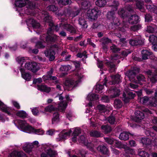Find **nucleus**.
<instances>
[{
    "mask_svg": "<svg viewBox=\"0 0 157 157\" xmlns=\"http://www.w3.org/2000/svg\"><path fill=\"white\" fill-rule=\"evenodd\" d=\"M41 18L46 22L48 23L50 28L47 32L48 36L44 34L40 36V39L42 41L37 42L36 44V46L38 48H43L45 47V40L47 42H54L56 40L58 36L52 33V30H55L58 31L59 29V27L61 29L63 27V23L59 24V26L54 25L52 20L51 17L49 16L47 12L45 11L42 12Z\"/></svg>",
    "mask_w": 157,
    "mask_h": 157,
    "instance_id": "f257e3e1",
    "label": "nucleus"
},
{
    "mask_svg": "<svg viewBox=\"0 0 157 157\" xmlns=\"http://www.w3.org/2000/svg\"><path fill=\"white\" fill-rule=\"evenodd\" d=\"M28 59V57H18L16 59V61L21 65V67H23V63H25L24 67L25 69L31 71L33 72H36L39 69V68L37 63L35 62H27Z\"/></svg>",
    "mask_w": 157,
    "mask_h": 157,
    "instance_id": "f03ea898",
    "label": "nucleus"
},
{
    "mask_svg": "<svg viewBox=\"0 0 157 157\" xmlns=\"http://www.w3.org/2000/svg\"><path fill=\"white\" fill-rule=\"evenodd\" d=\"M26 2L21 0H15L14 4L16 6L19 7H22L25 6L26 4V6L24 10V12L22 11V13H23L27 14H31V12L32 10L35 8V4H33L31 2H28L27 3Z\"/></svg>",
    "mask_w": 157,
    "mask_h": 157,
    "instance_id": "7ed1b4c3",
    "label": "nucleus"
},
{
    "mask_svg": "<svg viewBox=\"0 0 157 157\" xmlns=\"http://www.w3.org/2000/svg\"><path fill=\"white\" fill-rule=\"evenodd\" d=\"M83 77V75L79 71L76 73L73 78L66 80L65 85L69 87H76L81 82Z\"/></svg>",
    "mask_w": 157,
    "mask_h": 157,
    "instance_id": "20e7f679",
    "label": "nucleus"
},
{
    "mask_svg": "<svg viewBox=\"0 0 157 157\" xmlns=\"http://www.w3.org/2000/svg\"><path fill=\"white\" fill-rule=\"evenodd\" d=\"M139 17L136 15H132L130 17L128 18V21H123L122 23L123 27L121 28V27H119V29L123 32H125L129 27V24H133L137 23L139 21Z\"/></svg>",
    "mask_w": 157,
    "mask_h": 157,
    "instance_id": "39448f33",
    "label": "nucleus"
},
{
    "mask_svg": "<svg viewBox=\"0 0 157 157\" xmlns=\"http://www.w3.org/2000/svg\"><path fill=\"white\" fill-rule=\"evenodd\" d=\"M145 133L147 136H151L152 137V140L151 141L150 139L147 138H142L141 142L143 144L148 145L152 144V145L157 146V136H155V134L153 132H150L149 130H147L145 131Z\"/></svg>",
    "mask_w": 157,
    "mask_h": 157,
    "instance_id": "423d86ee",
    "label": "nucleus"
},
{
    "mask_svg": "<svg viewBox=\"0 0 157 157\" xmlns=\"http://www.w3.org/2000/svg\"><path fill=\"white\" fill-rule=\"evenodd\" d=\"M18 125H16L15 123L14 124L20 130L25 132L30 133L32 127L28 124L26 121L24 120H19L17 121Z\"/></svg>",
    "mask_w": 157,
    "mask_h": 157,
    "instance_id": "0eeeda50",
    "label": "nucleus"
},
{
    "mask_svg": "<svg viewBox=\"0 0 157 157\" xmlns=\"http://www.w3.org/2000/svg\"><path fill=\"white\" fill-rule=\"evenodd\" d=\"M151 63L152 67L154 68L156 72L153 75L150 70H149L147 72V73L149 75L148 77L150 78L151 82L154 83L157 82V58H155L152 61Z\"/></svg>",
    "mask_w": 157,
    "mask_h": 157,
    "instance_id": "6e6552de",
    "label": "nucleus"
},
{
    "mask_svg": "<svg viewBox=\"0 0 157 157\" xmlns=\"http://www.w3.org/2000/svg\"><path fill=\"white\" fill-rule=\"evenodd\" d=\"M101 13V11L95 7L92 9L89 10L87 12V15L88 19L91 20L96 19L98 15Z\"/></svg>",
    "mask_w": 157,
    "mask_h": 157,
    "instance_id": "1a4fd4ad",
    "label": "nucleus"
},
{
    "mask_svg": "<svg viewBox=\"0 0 157 157\" xmlns=\"http://www.w3.org/2000/svg\"><path fill=\"white\" fill-rule=\"evenodd\" d=\"M45 153H42L41 157H56L57 155L56 152L53 151L47 145H45L43 147Z\"/></svg>",
    "mask_w": 157,
    "mask_h": 157,
    "instance_id": "9d476101",
    "label": "nucleus"
},
{
    "mask_svg": "<svg viewBox=\"0 0 157 157\" xmlns=\"http://www.w3.org/2000/svg\"><path fill=\"white\" fill-rule=\"evenodd\" d=\"M79 143L84 144L90 150L93 151L95 147L92 143H88L84 135H81L78 140Z\"/></svg>",
    "mask_w": 157,
    "mask_h": 157,
    "instance_id": "9b49d317",
    "label": "nucleus"
},
{
    "mask_svg": "<svg viewBox=\"0 0 157 157\" xmlns=\"http://www.w3.org/2000/svg\"><path fill=\"white\" fill-rule=\"evenodd\" d=\"M0 110L9 115H13L15 113L14 110L13 108L7 107L0 101Z\"/></svg>",
    "mask_w": 157,
    "mask_h": 157,
    "instance_id": "f8f14e48",
    "label": "nucleus"
},
{
    "mask_svg": "<svg viewBox=\"0 0 157 157\" xmlns=\"http://www.w3.org/2000/svg\"><path fill=\"white\" fill-rule=\"evenodd\" d=\"M144 40L140 36H136L129 41V44L132 46L142 45L144 43Z\"/></svg>",
    "mask_w": 157,
    "mask_h": 157,
    "instance_id": "ddd939ff",
    "label": "nucleus"
},
{
    "mask_svg": "<svg viewBox=\"0 0 157 157\" xmlns=\"http://www.w3.org/2000/svg\"><path fill=\"white\" fill-rule=\"evenodd\" d=\"M27 24L29 27H32L35 30L41 28L40 24L33 19H30L27 21Z\"/></svg>",
    "mask_w": 157,
    "mask_h": 157,
    "instance_id": "4468645a",
    "label": "nucleus"
},
{
    "mask_svg": "<svg viewBox=\"0 0 157 157\" xmlns=\"http://www.w3.org/2000/svg\"><path fill=\"white\" fill-rule=\"evenodd\" d=\"M63 28L71 33L75 34L76 32L77 28L74 25L69 24L62 25Z\"/></svg>",
    "mask_w": 157,
    "mask_h": 157,
    "instance_id": "2eb2a0df",
    "label": "nucleus"
},
{
    "mask_svg": "<svg viewBox=\"0 0 157 157\" xmlns=\"http://www.w3.org/2000/svg\"><path fill=\"white\" fill-rule=\"evenodd\" d=\"M72 132V130H70L68 132L65 130L62 131L59 134V138L57 139L58 141L65 139L67 136H69Z\"/></svg>",
    "mask_w": 157,
    "mask_h": 157,
    "instance_id": "dca6fc26",
    "label": "nucleus"
},
{
    "mask_svg": "<svg viewBox=\"0 0 157 157\" xmlns=\"http://www.w3.org/2000/svg\"><path fill=\"white\" fill-rule=\"evenodd\" d=\"M22 77L27 81H29L31 78V75L28 72H26L23 67H21L20 69Z\"/></svg>",
    "mask_w": 157,
    "mask_h": 157,
    "instance_id": "f3484780",
    "label": "nucleus"
},
{
    "mask_svg": "<svg viewBox=\"0 0 157 157\" xmlns=\"http://www.w3.org/2000/svg\"><path fill=\"white\" fill-rule=\"evenodd\" d=\"M108 93L110 94V97L113 98L118 96L120 94V90L116 88H111L108 91Z\"/></svg>",
    "mask_w": 157,
    "mask_h": 157,
    "instance_id": "a211bd4d",
    "label": "nucleus"
},
{
    "mask_svg": "<svg viewBox=\"0 0 157 157\" xmlns=\"http://www.w3.org/2000/svg\"><path fill=\"white\" fill-rule=\"evenodd\" d=\"M108 5L112 7L113 10L116 11L117 9L119 3L118 1L116 0H107Z\"/></svg>",
    "mask_w": 157,
    "mask_h": 157,
    "instance_id": "6ab92c4d",
    "label": "nucleus"
},
{
    "mask_svg": "<svg viewBox=\"0 0 157 157\" xmlns=\"http://www.w3.org/2000/svg\"><path fill=\"white\" fill-rule=\"evenodd\" d=\"M33 146L32 143H25L22 146L23 149L26 153H30L32 151Z\"/></svg>",
    "mask_w": 157,
    "mask_h": 157,
    "instance_id": "aec40b11",
    "label": "nucleus"
},
{
    "mask_svg": "<svg viewBox=\"0 0 157 157\" xmlns=\"http://www.w3.org/2000/svg\"><path fill=\"white\" fill-rule=\"evenodd\" d=\"M44 54L46 56L48 57L50 61H53L55 58V52L52 49L46 51L44 52Z\"/></svg>",
    "mask_w": 157,
    "mask_h": 157,
    "instance_id": "412c9836",
    "label": "nucleus"
},
{
    "mask_svg": "<svg viewBox=\"0 0 157 157\" xmlns=\"http://www.w3.org/2000/svg\"><path fill=\"white\" fill-rule=\"evenodd\" d=\"M8 157H27L26 155L22 151L17 152L14 151L12 152Z\"/></svg>",
    "mask_w": 157,
    "mask_h": 157,
    "instance_id": "4be33fe9",
    "label": "nucleus"
},
{
    "mask_svg": "<svg viewBox=\"0 0 157 157\" xmlns=\"http://www.w3.org/2000/svg\"><path fill=\"white\" fill-rule=\"evenodd\" d=\"M112 81L110 82L109 84H113L115 83H118L121 82V77L119 75L112 76L111 77Z\"/></svg>",
    "mask_w": 157,
    "mask_h": 157,
    "instance_id": "5701e85b",
    "label": "nucleus"
},
{
    "mask_svg": "<svg viewBox=\"0 0 157 157\" xmlns=\"http://www.w3.org/2000/svg\"><path fill=\"white\" fill-rule=\"evenodd\" d=\"M73 130V137L72 138V140L75 142L77 140V136L78 134L81 133V129L77 127L72 129Z\"/></svg>",
    "mask_w": 157,
    "mask_h": 157,
    "instance_id": "b1692460",
    "label": "nucleus"
},
{
    "mask_svg": "<svg viewBox=\"0 0 157 157\" xmlns=\"http://www.w3.org/2000/svg\"><path fill=\"white\" fill-rule=\"evenodd\" d=\"M60 118L58 112H56L53 115V117L52 119V123L53 124H56L59 122Z\"/></svg>",
    "mask_w": 157,
    "mask_h": 157,
    "instance_id": "393cba45",
    "label": "nucleus"
},
{
    "mask_svg": "<svg viewBox=\"0 0 157 157\" xmlns=\"http://www.w3.org/2000/svg\"><path fill=\"white\" fill-rule=\"evenodd\" d=\"M125 9L124 8H121L118 11V15L124 19V21L126 20L127 19L126 12Z\"/></svg>",
    "mask_w": 157,
    "mask_h": 157,
    "instance_id": "a878e982",
    "label": "nucleus"
},
{
    "mask_svg": "<svg viewBox=\"0 0 157 157\" xmlns=\"http://www.w3.org/2000/svg\"><path fill=\"white\" fill-rule=\"evenodd\" d=\"M37 88L39 90L46 93H49L51 90L50 87L44 85H38Z\"/></svg>",
    "mask_w": 157,
    "mask_h": 157,
    "instance_id": "bb28decb",
    "label": "nucleus"
},
{
    "mask_svg": "<svg viewBox=\"0 0 157 157\" xmlns=\"http://www.w3.org/2000/svg\"><path fill=\"white\" fill-rule=\"evenodd\" d=\"M155 97L151 98V99L149 100V104L151 106L156 107L157 106V91H156L155 93Z\"/></svg>",
    "mask_w": 157,
    "mask_h": 157,
    "instance_id": "cd10ccee",
    "label": "nucleus"
},
{
    "mask_svg": "<svg viewBox=\"0 0 157 157\" xmlns=\"http://www.w3.org/2000/svg\"><path fill=\"white\" fill-rule=\"evenodd\" d=\"M127 76L128 77L131 81L135 82L134 78L136 76V73L133 71H129L126 73Z\"/></svg>",
    "mask_w": 157,
    "mask_h": 157,
    "instance_id": "c85d7f7f",
    "label": "nucleus"
},
{
    "mask_svg": "<svg viewBox=\"0 0 157 157\" xmlns=\"http://www.w3.org/2000/svg\"><path fill=\"white\" fill-rule=\"evenodd\" d=\"M99 96L98 95H96L94 94H89L87 97V99L88 101H94L97 100L99 98Z\"/></svg>",
    "mask_w": 157,
    "mask_h": 157,
    "instance_id": "c756f323",
    "label": "nucleus"
},
{
    "mask_svg": "<svg viewBox=\"0 0 157 157\" xmlns=\"http://www.w3.org/2000/svg\"><path fill=\"white\" fill-rule=\"evenodd\" d=\"M71 68V67L69 65L62 66L60 68V71L65 72L62 73V76H64L67 74V71H69Z\"/></svg>",
    "mask_w": 157,
    "mask_h": 157,
    "instance_id": "7c9ffc66",
    "label": "nucleus"
},
{
    "mask_svg": "<svg viewBox=\"0 0 157 157\" xmlns=\"http://www.w3.org/2000/svg\"><path fill=\"white\" fill-rule=\"evenodd\" d=\"M30 133H34L39 135H42L44 134V131L41 129H35L32 127Z\"/></svg>",
    "mask_w": 157,
    "mask_h": 157,
    "instance_id": "2f4dec72",
    "label": "nucleus"
},
{
    "mask_svg": "<svg viewBox=\"0 0 157 157\" xmlns=\"http://www.w3.org/2000/svg\"><path fill=\"white\" fill-rule=\"evenodd\" d=\"M97 150L100 151L101 153L104 154H107L108 153V150L107 148L103 145H101L98 146L97 148Z\"/></svg>",
    "mask_w": 157,
    "mask_h": 157,
    "instance_id": "473e14b6",
    "label": "nucleus"
},
{
    "mask_svg": "<svg viewBox=\"0 0 157 157\" xmlns=\"http://www.w3.org/2000/svg\"><path fill=\"white\" fill-rule=\"evenodd\" d=\"M107 1L106 0H97L95 2V4L97 6L103 7L106 5Z\"/></svg>",
    "mask_w": 157,
    "mask_h": 157,
    "instance_id": "72a5a7b5",
    "label": "nucleus"
},
{
    "mask_svg": "<svg viewBox=\"0 0 157 157\" xmlns=\"http://www.w3.org/2000/svg\"><path fill=\"white\" fill-rule=\"evenodd\" d=\"M142 58L143 59H148V56L151 54V53L149 50H143L142 51Z\"/></svg>",
    "mask_w": 157,
    "mask_h": 157,
    "instance_id": "f704fd0d",
    "label": "nucleus"
},
{
    "mask_svg": "<svg viewBox=\"0 0 157 157\" xmlns=\"http://www.w3.org/2000/svg\"><path fill=\"white\" fill-rule=\"evenodd\" d=\"M147 9L151 12L157 14V6L154 5H147L146 6Z\"/></svg>",
    "mask_w": 157,
    "mask_h": 157,
    "instance_id": "c9c22d12",
    "label": "nucleus"
},
{
    "mask_svg": "<svg viewBox=\"0 0 157 157\" xmlns=\"http://www.w3.org/2000/svg\"><path fill=\"white\" fill-rule=\"evenodd\" d=\"M119 138L121 140H127L129 139L128 133L127 132H123L120 135Z\"/></svg>",
    "mask_w": 157,
    "mask_h": 157,
    "instance_id": "e433bc0d",
    "label": "nucleus"
},
{
    "mask_svg": "<svg viewBox=\"0 0 157 157\" xmlns=\"http://www.w3.org/2000/svg\"><path fill=\"white\" fill-rule=\"evenodd\" d=\"M136 118L139 120H141L144 118V114L143 113L137 110L135 113Z\"/></svg>",
    "mask_w": 157,
    "mask_h": 157,
    "instance_id": "4c0bfd02",
    "label": "nucleus"
},
{
    "mask_svg": "<svg viewBox=\"0 0 157 157\" xmlns=\"http://www.w3.org/2000/svg\"><path fill=\"white\" fill-rule=\"evenodd\" d=\"M81 2V6L82 8L83 9H86L90 7V3L88 1H84Z\"/></svg>",
    "mask_w": 157,
    "mask_h": 157,
    "instance_id": "58836bf2",
    "label": "nucleus"
},
{
    "mask_svg": "<svg viewBox=\"0 0 157 157\" xmlns=\"http://www.w3.org/2000/svg\"><path fill=\"white\" fill-rule=\"evenodd\" d=\"M67 105V103L64 101L61 102L58 106L59 109L62 111L64 110Z\"/></svg>",
    "mask_w": 157,
    "mask_h": 157,
    "instance_id": "ea45409f",
    "label": "nucleus"
},
{
    "mask_svg": "<svg viewBox=\"0 0 157 157\" xmlns=\"http://www.w3.org/2000/svg\"><path fill=\"white\" fill-rule=\"evenodd\" d=\"M156 28L157 27L156 25L152 24L147 27L146 31L149 33H153L154 32Z\"/></svg>",
    "mask_w": 157,
    "mask_h": 157,
    "instance_id": "a19ab883",
    "label": "nucleus"
},
{
    "mask_svg": "<svg viewBox=\"0 0 157 157\" xmlns=\"http://www.w3.org/2000/svg\"><path fill=\"white\" fill-rule=\"evenodd\" d=\"M140 98V101L141 103L144 105L148 104L151 106L149 104V99L147 97L144 96L143 97Z\"/></svg>",
    "mask_w": 157,
    "mask_h": 157,
    "instance_id": "79ce46f5",
    "label": "nucleus"
},
{
    "mask_svg": "<svg viewBox=\"0 0 157 157\" xmlns=\"http://www.w3.org/2000/svg\"><path fill=\"white\" fill-rule=\"evenodd\" d=\"M58 2L59 5L60 6L61 5H66L71 3V0H58Z\"/></svg>",
    "mask_w": 157,
    "mask_h": 157,
    "instance_id": "37998d69",
    "label": "nucleus"
},
{
    "mask_svg": "<svg viewBox=\"0 0 157 157\" xmlns=\"http://www.w3.org/2000/svg\"><path fill=\"white\" fill-rule=\"evenodd\" d=\"M16 115L21 117L25 118L26 117L28 114L26 112L23 110L18 111L16 113Z\"/></svg>",
    "mask_w": 157,
    "mask_h": 157,
    "instance_id": "c03bdc74",
    "label": "nucleus"
},
{
    "mask_svg": "<svg viewBox=\"0 0 157 157\" xmlns=\"http://www.w3.org/2000/svg\"><path fill=\"white\" fill-rule=\"evenodd\" d=\"M90 134L91 136L96 137L102 136V134L100 132L97 131H93L90 132Z\"/></svg>",
    "mask_w": 157,
    "mask_h": 157,
    "instance_id": "a18cd8bd",
    "label": "nucleus"
},
{
    "mask_svg": "<svg viewBox=\"0 0 157 157\" xmlns=\"http://www.w3.org/2000/svg\"><path fill=\"white\" fill-rule=\"evenodd\" d=\"M114 145L115 147L119 148H123L124 149L126 146L122 144L119 141L116 140L114 141Z\"/></svg>",
    "mask_w": 157,
    "mask_h": 157,
    "instance_id": "49530a36",
    "label": "nucleus"
},
{
    "mask_svg": "<svg viewBox=\"0 0 157 157\" xmlns=\"http://www.w3.org/2000/svg\"><path fill=\"white\" fill-rule=\"evenodd\" d=\"M124 151L126 154L128 155H135V152L134 150L127 146L124 149Z\"/></svg>",
    "mask_w": 157,
    "mask_h": 157,
    "instance_id": "de8ad7c7",
    "label": "nucleus"
},
{
    "mask_svg": "<svg viewBox=\"0 0 157 157\" xmlns=\"http://www.w3.org/2000/svg\"><path fill=\"white\" fill-rule=\"evenodd\" d=\"M101 129L102 131L105 133H107L111 131L110 127L107 125H102L101 126Z\"/></svg>",
    "mask_w": 157,
    "mask_h": 157,
    "instance_id": "09e8293b",
    "label": "nucleus"
},
{
    "mask_svg": "<svg viewBox=\"0 0 157 157\" xmlns=\"http://www.w3.org/2000/svg\"><path fill=\"white\" fill-rule=\"evenodd\" d=\"M115 11H110L108 12L107 14V18L110 20H112L115 18Z\"/></svg>",
    "mask_w": 157,
    "mask_h": 157,
    "instance_id": "8fccbe9b",
    "label": "nucleus"
},
{
    "mask_svg": "<svg viewBox=\"0 0 157 157\" xmlns=\"http://www.w3.org/2000/svg\"><path fill=\"white\" fill-rule=\"evenodd\" d=\"M103 88V86L99 84H97L95 88V91L96 93H101Z\"/></svg>",
    "mask_w": 157,
    "mask_h": 157,
    "instance_id": "3c124183",
    "label": "nucleus"
},
{
    "mask_svg": "<svg viewBox=\"0 0 157 157\" xmlns=\"http://www.w3.org/2000/svg\"><path fill=\"white\" fill-rule=\"evenodd\" d=\"M97 108L100 113H104L106 110V107L104 105H99L97 106Z\"/></svg>",
    "mask_w": 157,
    "mask_h": 157,
    "instance_id": "603ef678",
    "label": "nucleus"
},
{
    "mask_svg": "<svg viewBox=\"0 0 157 157\" xmlns=\"http://www.w3.org/2000/svg\"><path fill=\"white\" fill-rule=\"evenodd\" d=\"M56 108L55 106L53 105H50L45 108V111L46 112H50L56 110Z\"/></svg>",
    "mask_w": 157,
    "mask_h": 157,
    "instance_id": "864d4df0",
    "label": "nucleus"
},
{
    "mask_svg": "<svg viewBox=\"0 0 157 157\" xmlns=\"http://www.w3.org/2000/svg\"><path fill=\"white\" fill-rule=\"evenodd\" d=\"M112 21L111 23L113 26L117 27L120 25V23L118 18L115 17Z\"/></svg>",
    "mask_w": 157,
    "mask_h": 157,
    "instance_id": "5fc2aeb1",
    "label": "nucleus"
},
{
    "mask_svg": "<svg viewBox=\"0 0 157 157\" xmlns=\"http://www.w3.org/2000/svg\"><path fill=\"white\" fill-rule=\"evenodd\" d=\"M136 6L137 8L140 10H143L144 7V4L142 0L137 1L136 2Z\"/></svg>",
    "mask_w": 157,
    "mask_h": 157,
    "instance_id": "6e6d98bb",
    "label": "nucleus"
},
{
    "mask_svg": "<svg viewBox=\"0 0 157 157\" xmlns=\"http://www.w3.org/2000/svg\"><path fill=\"white\" fill-rule=\"evenodd\" d=\"M139 155L142 157H149V154L142 149L138 150Z\"/></svg>",
    "mask_w": 157,
    "mask_h": 157,
    "instance_id": "4d7b16f0",
    "label": "nucleus"
},
{
    "mask_svg": "<svg viewBox=\"0 0 157 157\" xmlns=\"http://www.w3.org/2000/svg\"><path fill=\"white\" fill-rule=\"evenodd\" d=\"M122 105V103L120 100L116 99L114 102V106L117 108H120Z\"/></svg>",
    "mask_w": 157,
    "mask_h": 157,
    "instance_id": "13d9d810",
    "label": "nucleus"
},
{
    "mask_svg": "<svg viewBox=\"0 0 157 157\" xmlns=\"http://www.w3.org/2000/svg\"><path fill=\"white\" fill-rule=\"evenodd\" d=\"M100 41L103 44H105L111 43V40L107 37H103L101 40Z\"/></svg>",
    "mask_w": 157,
    "mask_h": 157,
    "instance_id": "bf43d9fd",
    "label": "nucleus"
},
{
    "mask_svg": "<svg viewBox=\"0 0 157 157\" xmlns=\"http://www.w3.org/2000/svg\"><path fill=\"white\" fill-rule=\"evenodd\" d=\"M149 40V41L153 44H155L157 42V37L156 36L154 35H151L150 36Z\"/></svg>",
    "mask_w": 157,
    "mask_h": 157,
    "instance_id": "052dcab7",
    "label": "nucleus"
},
{
    "mask_svg": "<svg viewBox=\"0 0 157 157\" xmlns=\"http://www.w3.org/2000/svg\"><path fill=\"white\" fill-rule=\"evenodd\" d=\"M105 64L110 67L111 69V71H115V66L113 63L110 62H107L105 63Z\"/></svg>",
    "mask_w": 157,
    "mask_h": 157,
    "instance_id": "680f3d73",
    "label": "nucleus"
},
{
    "mask_svg": "<svg viewBox=\"0 0 157 157\" xmlns=\"http://www.w3.org/2000/svg\"><path fill=\"white\" fill-rule=\"evenodd\" d=\"M47 9L52 11H55L58 10V7L54 5H50L47 7Z\"/></svg>",
    "mask_w": 157,
    "mask_h": 157,
    "instance_id": "e2e57ef3",
    "label": "nucleus"
},
{
    "mask_svg": "<svg viewBox=\"0 0 157 157\" xmlns=\"http://www.w3.org/2000/svg\"><path fill=\"white\" fill-rule=\"evenodd\" d=\"M105 140L106 142L109 144H114V141L115 140L113 138H105Z\"/></svg>",
    "mask_w": 157,
    "mask_h": 157,
    "instance_id": "0e129e2a",
    "label": "nucleus"
},
{
    "mask_svg": "<svg viewBox=\"0 0 157 157\" xmlns=\"http://www.w3.org/2000/svg\"><path fill=\"white\" fill-rule=\"evenodd\" d=\"M79 23L80 25L82 26V28H85L87 27L86 22L84 20L79 19Z\"/></svg>",
    "mask_w": 157,
    "mask_h": 157,
    "instance_id": "69168bd1",
    "label": "nucleus"
},
{
    "mask_svg": "<svg viewBox=\"0 0 157 157\" xmlns=\"http://www.w3.org/2000/svg\"><path fill=\"white\" fill-rule=\"evenodd\" d=\"M110 49L113 52H118L120 50L119 48H117L114 45H113L110 47Z\"/></svg>",
    "mask_w": 157,
    "mask_h": 157,
    "instance_id": "338daca9",
    "label": "nucleus"
},
{
    "mask_svg": "<svg viewBox=\"0 0 157 157\" xmlns=\"http://www.w3.org/2000/svg\"><path fill=\"white\" fill-rule=\"evenodd\" d=\"M141 27L140 25H134L131 28V29L133 31H136L140 29Z\"/></svg>",
    "mask_w": 157,
    "mask_h": 157,
    "instance_id": "774afa93",
    "label": "nucleus"
}]
</instances>
